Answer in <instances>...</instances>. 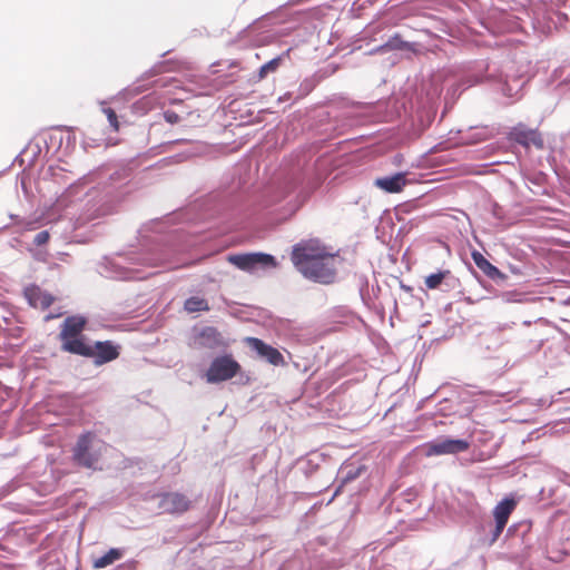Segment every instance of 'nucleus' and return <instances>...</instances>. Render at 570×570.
<instances>
[{"label":"nucleus","instance_id":"6ab92c4d","mask_svg":"<svg viewBox=\"0 0 570 570\" xmlns=\"http://www.w3.org/2000/svg\"><path fill=\"white\" fill-rule=\"evenodd\" d=\"M281 61H282V58L281 57H277V58H274L272 60H269L268 62L264 63L261 68H259V71H258V79L262 80L264 79L269 72H274L278 69L279 65H281Z\"/></svg>","mask_w":570,"mask_h":570},{"label":"nucleus","instance_id":"dca6fc26","mask_svg":"<svg viewBox=\"0 0 570 570\" xmlns=\"http://www.w3.org/2000/svg\"><path fill=\"white\" fill-rule=\"evenodd\" d=\"M451 276L450 269H440L435 273H432L424 278V285L426 289H439L445 283V281Z\"/></svg>","mask_w":570,"mask_h":570},{"label":"nucleus","instance_id":"2eb2a0df","mask_svg":"<svg viewBox=\"0 0 570 570\" xmlns=\"http://www.w3.org/2000/svg\"><path fill=\"white\" fill-rule=\"evenodd\" d=\"M472 259L476 267L481 269L488 277L493 279L502 276L500 269L492 265L481 253L473 252Z\"/></svg>","mask_w":570,"mask_h":570},{"label":"nucleus","instance_id":"39448f33","mask_svg":"<svg viewBox=\"0 0 570 570\" xmlns=\"http://www.w3.org/2000/svg\"><path fill=\"white\" fill-rule=\"evenodd\" d=\"M470 449V443L462 439L442 438L424 444L426 456H439L446 454H458Z\"/></svg>","mask_w":570,"mask_h":570},{"label":"nucleus","instance_id":"ddd939ff","mask_svg":"<svg viewBox=\"0 0 570 570\" xmlns=\"http://www.w3.org/2000/svg\"><path fill=\"white\" fill-rule=\"evenodd\" d=\"M24 297L32 307L41 309L48 308L55 302V297L51 294L36 285L24 289Z\"/></svg>","mask_w":570,"mask_h":570},{"label":"nucleus","instance_id":"5701e85b","mask_svg":"<svg viewBox=\"0 0 570 570\" xmlns=\"http://www.w3.org/2000/svg\"><path fill=\"white\" fill-rule=\"evenodd\" d=\"M26 228H27V229H29V230H31V229H35L36 227L33 226V224H32V223H28V224L26 225Z\"/></svg>","mask_w":570,"mask_h":570},{"label":"nucleus","instance_id":"4468645a","mask_svg":"<svg viewBox=\"0 0 570 570\" xmlns=\"http://www.w3.org/2000/svg\"><path fill=\"white\" fill-rule=\"evenodd\" d=\"M374 185L385 193H400L406 185V175L404 173H397L390 177L376 178Z\"/></svg>","mask_w":570,"mask_h":570},{"label":"nucleus","instance_id":"423d86ee","mask_svg":"<svg viewBox=\"0 0 570 570\" xmlns=\"http://www.w3.org/2000/svg\"><path fill=\"white\" fill-rule=\"evenodd\" d=\"M227 261L243 271H252L257 265L276 267L274 256L264 253H249V254H233L227 257Z\"/></svg>","mask_w":570,"mask_h":570},{"label":"nucleus","instance_id":"9d476101","mask_svg":"<svg viewBox=\"0 0 570 570\" xmlns=\"http://www.w3.org/2000/svg\"><path fill=\"white\" fill-rule=\"evenodd\" d=\"M510 138L524 147L534 146L538 149H542L544 146L541 134L537 129L528 128L524 125H518L512 128Z\"/></svg>","mask_w":570,"mask_h":570},{"label":"nucleus","instance_id":"f8f14e48","mask_svg":"<svg viewBox=\"0 0 570 570\" xmlns=\"http://www.w3.org/2000/svg\"><path fill=\"white\" fill-rule=\"evenodd\" d=\"M195 344L204 348H217L225 345V341L220 332L213 327H204L195 337Z\"/></svg>","mask_w":570,"mask_h":570},{"label":"nucleus","instance_id":"f3484780","mask_svg":"<svg viewBox=\"0 0 570 570\" xmlns=\"http://www.w3.org/2000/svg\"><path fill=\"white\" fill-rule=\"evenodd\" d=\"M121 557H122V551L119 549L112 548L107 553H105L102 557H100L94 561V568L95 569L106 568L109 564H112L115 561L121 559Z\"/></svg>","mask_w":570,"mask_h":570},{"label":"nucleus","instance_id":"aec40b11","mask_svg":"<svg viewBox=\"0 0 570 570\" xmlns=\"http://www.w3.org/2000/svg\"><path fill=\"white\" fill-rule=\"evenodd\" d=\"M104 114L107 116V119L115 131L119 130V121L116 111L112 108H104Z\"/></svg>","mask_w":570,"mask_h":570},{"label":"nucleus","instance_id":"a211bd4d","mask_svg":"<svg viewBox=\"0 0 570 570\" xmlns=\"http://www.w3.org/2000/svg\"><path fill=\"white\" fill-rule=\"evenodd\" d=\"M184 307L188 313L209 311L208 302L198 296H193L186 299Z\"/></svg>","mask_w":570,"mask_h":570},{"label":"nucleus","instance_id":"4be33fe9","mask_svg":"<svg viewBox=\"0 0 570 570\" xmlns=\"http://www.w3.org/2000/svg\"><path fill=\"white\" fill-rule=\"evenodd\" d=\"M164 118L171 125L177 124L180 120V117L173 110H166L164 112Z\"/></svg>","mask_w":570,"mask_h":570},{"label":"nucleus","instance_id":"f03ea898","mask_svg":"<svg viewBox=\"0 0 570 570\" xmlns=\"http://www.w3.org/2000/svg\"><path fill=\"white\" fill-rule=\"evenodd\" d=\"M86 320L81 316H69L65 320L60 332L62 350L77 355H89L91 352L81 336Z\"/></svg>","mask_w":570,"mask_h":570},{"label":"nucleus","instance_id":"f257e3e1","mask_svg":"<svg viewBox=\"0 0 570 570\" xmlns=\"http://www.w3.org/2000/svg\"><path fill=\"white\" fill-rule=\"evenodd\" d=\"M291 259L306 278L331 284L336 276L335 256L317 240H306L293 247Z\"/></svg>","mask_w":570,"mask_h":570},{"label":"nucleus","instance_id":"7ed1b4c3","mask_svg":"<svg viewBox=\"0 0 570 570\" xmlns=\"http://www.w3.org/2000/svg\"><path fill=\"white\" fill-rule=\"evenodd\" d=\"M107 444L97 439L92 432L81 434L72 451L73 461L83 468L91 469L99 461L102 450Z\"/></svg>","mask_w":570,"mask_h":570},{"label":"nucleus","instance_id":"9b49d317","mask_svg":"<svg viewBox=\"0 0 570 570\" xmlns=\"http://www.w3.org/2000/svg\"><path fill=\"white\" fill-rule=\"evenodd\" d=\"M87 348L91 352L86 357H91L95 364L101 365L116 360L119 356L118 346L110 341L96 342L95 346L87 344Z\"/></svg>","mask_w":570,"mask_h":570},{"label":"nucleus","instance_id":"6e6552de","mask_svg":"<svg viewBox=\"0 0 570 570\" xmlns=\"http://www.w3.org/2000/svg\"><path fill=\"white\" fill-rule=\"evenodd\" d=\"M517 507V501L514 499L505 498L501 502H499L493 509V517L495 520V528L492 532V538L490 540V544H493L501 533L503 532L511 513L514 511Z\"/></svg>","mask_w":570,"mask_h":570},{"label":"nucleus","instance_id":"412c9836","mask_svg":"<svg viewBox=\"0 0 570 570\" xmlns=\"http://www.w3.org/2000/svg\"><path fill=\"white\" fill-rule=\"evenodd\" d=\"M50 239V234L48 230H42L40 233H38L33 239V243L37 245V246H42L45 244H47Z\"/></svg>","mask_w":570,"mask_h":570},{"label":"nucleus","instance_id":"20e7f679","mask_svg":"<svg viewBox=\"0 0 570 570\" xmlns=\"http://www.w3.org/2000/svg\"><path fill=\"white\" fill-rule=\"evenodd\" d=\"M240 371V365L230 355L216 357L206 372L208 383H219L233 379Z\"/></svg>","mask_w":570,"mask_h":570},{"label":"nucleus","instance_id":"1a4fd4ad","mask_svg":"<svg viewBox=\"0 0 570 570\" xmlns=\"http://www.w3.org/2000/svg\"><path fill=\"white\" fill-rule=\"evenodd\" d=\"M244 341L252 350H254L261 357L265 358L272 365L279 366L285 364V360L282 353L262 340L257 337H246Z\"/></svg>","mask_w":570,"mask_h":570},{"label":"nucleus","instance_id":"0eeeda50","mask_svg":"<svg viewBox=\"0 0 570 570\" xmlns=\"http://www.w3.org/2000/svg\"><path fill=\"white\" fill-rule=\"evenodd\" d=\"M158 508L163 513L180 514L189 510L191 501L183 493L166 492L158 495Z\"/></svg>","mask_w":570,"mask_h":570},{"label":"nucleus","instance_id":"b1692460","mask_svg":"<svg viewBox=\"0 0 570 570\" xmlns=\"http://www.w3.org/2000/svg\"><path fill=\"white\" fill-rule=\"evenodd\" d=\"M52 318H53V316H52V315H48V316H46V321H49V320H52Z\"/></svg>","mask_w":570,"mask_h":570}]
</instances>
